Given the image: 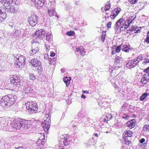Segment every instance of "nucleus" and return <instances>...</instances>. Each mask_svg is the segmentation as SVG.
<instances>
[{"label":"nucleus","mask_w":149,"mask_h":149,"mask_svg":"<svg viewBox=\"0 0 149 149\" xmlns=\"http://www.w3.org/2000/svg\"><path fill=\"white\" fill-rule=\"evenodd\" d=\"M17 97L13 94H8L4 96L1 99V105L8 108L13 105L15 102Z\"/></svg>","instance_id":"1"},{"label":"nucleus","mask_w":149,"mask_h":149,"mask_svg":"<svg viewBox=\"0 0 149 149\" xmlns=\"http://www.w3.org/2000/svg\"><path fill=\"white\" fill-rule=\"evenodd\" d=\"M0 2L3 3V5L6 8V12L16 13L18 9V5L15 3H12V0H0Z\"/></svg>","instance_id":"2"},{"label":"nucleus","mask_w":149,"mask_h":149,"mask_svg":"<svg viewBox=\"0 0 149 149\" xmlns=\"http://www.w3.org/2000/svg\"><path fill=\"white\" fill-rule=\"evenodd\" d=\"M28 121L19 118L14 120L11 125L12 127L16 129H19L21 127L28 128Z\"/></svg>","instance_id":"3"},{"label":"nucleus","mask_w":149,"mask_h":149,"mask_svg":"<svg viewBox=\"0 0 149 149\" xmlns=\"http://www.w3.org/2000/svg\"><path fill=\"white\" fill-rule=\"evenodd\" d=\"M10 78L11 83L13 84L14 89L18 91H21L23 86L20 84V81L19 77L17 75H12Z\"/></svg>","instance_id":"4"},{"label":"nucleus","mask_w":149,"mask_h":149,"mask_svg":"<svg viewBox=\"0 0 149 149\" xmlns=\"http://www.w3.org/2000/svg\"><path fill=\"white\" fill-rule=\"evenodd\" d=\"M31 63L33 67L35 68V69L38 70V73L41 74L43 71V68L42 63L40 61L36 58L32 59L31 61Z\"/></svg>","instance_id":"5"},{"label":"nucleus","mask_w":149,"mask_h":149,"mask_svg":"<svg viewBox=\"0 0 149 149\" xmlns=\"http://www.w3.org/2000/svg\"><path fill=\"white\" fill-rule=\"evenodd\" d=\"M25 105L28 111L30 113H35L38 110L37 104L33 102H28L25 103Z\"/></svg>","instance_id":"6"},{"label":"nucleus","mask_w":149,"mask_h":149,"mask_svg":"<svg viewBox=\"0 0 149 149\" xmlns=\"http://www.w3.org/2000/svg\"><path fill=\"white\" fill-rule=\"evenodd\" d=\"M16 60L15 63L16 67L17 68H22L24 66L25 64V58L21 56L18 58L16 57Z\"/></svg>","instance_id":"7"},{"label":"nucleus","mask_w":149,"mask_h":149,"mask_svg":"<svg viewBox=\"0 0 149 149\" xmlns=\"http://www.w3.org/2000/svg\"><path fill=\"white\" fill-rule=\"evenodd\" d=\"M29 24L32 26H34L38 23V16L36 15H32L28 19Z\"/></svg>","instance_id":"8"},{"label":"nucleus","mask_w":149,"mask_h":149,"mask_svg":"<svg viewBox=\"0 0 149 149\" xmlns=\"http://www.w3.org/2000/svg\"><path fill=\"white\" fill-rule=\"evenodd\" d=\"M50 123L51 120L47 118L46 120H44L42 122V127L46 132H47L48 131Z\"/></svg>","instance_id":"9"},{"label":"nucleus","mask_w":149,"mask_h":149,"mask_svg":"<svg viewBox=\"0 0 149 149\" xmlns=\"http://www.w3.org/2000/svg\"><path fill=\"white\" fill-rule=\"evenodd\" d=\"M45 33L44 31L41 30H38L36 31L34 34V36H35L36 38H39L40 40H42L44 37Z\"/></svg>","instance_id":"10"},{"label":"nucleus","mask_w":149,"mask_h":149,"mask_svg":"<svg viewBox=\"0 0 149 149\" xmlns=\"http://www.w3.org/2000/svg\"><path fill=\"white\" fill-rule=\"evenodd\" d=\"M138 64L137 62L135 59L133 61L131 60L129 61L126 64V66L127 68L131 69L136 66Z\"/></svg>","instance_id":"11"},{"label":"nucleus","mask_w":149,"mask_h":149,"mask_svg":"<svg viewBox=\"0 0 149 149\" xmlns=\"http://www.w3.org/2000/svg\"><path fill=\"white\" fill-rule=\"evenodd\" d=\"M32 2H34L36 6L38 9L40 8L44 5V0H31Z\"/></svg>","instance_id":"12"},{"label":"nucleus","mask_w":149,"mask_h":149,"mask_svg":"<svg viewBox=\"0 0 149 149\" xmlns=\"http://www.w3.org/2000/svg\"><path fill=\"white\" fill-rule=\"evenodd\" d=\"M123 16L121 18H120L118 20L116 23V24L115 25L114 27L115 29L118 30L120 27H121V24L125 20V19H123Z\"/></svg>","instance_id":"13"},{"label":"nucleus","mask_w":149,"mask_h":149,"mask_svg":"<svg viewBox=\"0 0 149 149\" xmlns=\"http://www.w3.org/2000/svg\"><path fill=\"white\" fill-rule=\"evenodd\" d=\"M51 4L54 5V6L52 7H51L50 9H48V13L49 16L52 17L54 15V14H55V10L53 8L54 7L55 3L54 2H51Z\"/></svg>","instance_id":"14"},{"label":"nucleus","mask_w":149,"mask_h":149,"mask_svg":"<svg viewBox=\"0 0 149 149\" xmlns=\"http://www.w3.org/2000/svg\"><path fill=\"white\" fill-rule=\"evenodd\" d=\"M136 120L135 119L130 120L126 123V126L129 128L132 129L135 127Z\"/></svg>","instance_id":"15"},{"label":"nucleus","mask_w":149,"mask_h":149,"mask_svg":"<svg viewBox=\"0 0 149 149\" xmlns=\"http://www.w3.org/2000/svg\"><path fill=\"white\" fill-rule=\"evenodd\" d=\"M120 12V11L118 10V8H116L114 9L112 11L111 14L112 15H111L110 16V17L112 19H114L115 17Z\"/></svg>","instance_id":"16"},{"label":"nucleus","mask_w":149,"mask_h":149,"mask_svg":"<svg viewBox=\"0 0 149 149\" xmlns=\"http://www.w3.org/2000/svg\"><path fill=\"white\" fill-rule=\"evenodd\" d=\"M6 14L5 12L2 11L0 8V23L3 21L6 17Z\"/></svg>","instance_id":"17"},{"label":"nucleus","mask_w":149,"mask_h":149,"mask_svg":"<svg viewBox=\"0 0 149 149\" xmlns=\"http://www.w3.org/2000/svg\"><path fill=\"white\" fill-rule=\"evenodd\" d=\"M63 144L65 146H67L70 143L71 140L67 137H65L62 139Z\"/></svg>","instance_id":"18"},{"label":"nucleus","mask_w":149,"mask_h":149,"mask_svg":"<svg viewBox=\"0 0 149 149\" xmlns=\"http://www.w3.org/2000/svg\"><path fill=\"white\" fill-rule=\"evenodd\" d=\"M133 134L132 132L130 131H125L123 133V137L126 138L131 137L132 136Z\"/></svg>","instance_id":"19"},{"label":"nucleus","mask_w":149,"mask_h":149,"mask_svg":"<svg viewBox=\"0 0 149 149\" xmlns=\"http://www.w3.org/2000/svg\"><path fill=\"white\" fill-rule=\"evenodd\" d=\"M136 17V16L135 15H134L133 16H131L129 17L128 19L126 20L125 22L127 23L128 24H130L132 23V21L135 19Z\"/></svg>","instance_id":"20"},{"label":"nucleus","mask_w":149,"mask_h":149,"mask_svg":"<svg viewBox=\"0 0 149 149\" xmlns=\"http://www.w3.org/2000/svg\"><path fill=\"white\" fill-rule=\"evenodd\" d=\"M70 80V77L68 78L67 77H63V81L66 84V86H68V84H69Z\"/></svg>","instance_id":"21"},{"label":"nucleus","mask_w":149,"mask_h":149,"mask_svg":"<svg viewBox=\"0 0 149 149\" xmlns=\"http://www.w3.org/2000/svg\"><path fill=\"white\" fill-rule=\"evenodd\" d=\"M82 49V47L81 46L77 48L76 51V54L78 56L81 55L82 52H81V49Z\"/></svg>","instance_id":"22"},{"label":"nucleus","mask_w":149,"mask_h":149,"mask_svg":"<svg viewBox=\"0 0 149 149\" xmlns=\"http://www.w3.org/2000/svg\"><path fill=\"white\" fill-rule=\"evenodd\" d=\"M32 89L29 86H26L25 87L24 91L26 93H29L31 92Z\"/></svg>","instance_id":"23"},{"label":"nucleus","mask_w":149,"mask_h":149,"mask_svg":"<svg viewBox=\"0 0 149 149\" xmlns=\"http://www.w3.org/2000/svg\"><path fill=\"white\" fill-rule=\"evenodd\" d=\"M149 95V93H143L140 97V100L141 101H143L144 100L148 95Z\"/></svg>","instance_id":"24"},{"label":"nucleus","mask_w":149,"mask_h":149,"mask_svg":"<svg viewBox=\"0 0 149 149\" xmlns=\"http://www.w3.org/2000/svg\"><path fill=\"white\" fill-rule=\"evenodd\" d=\"M44 144V141H42L41 139H38V141L36 142V145L40 146V147H42Z\"/></svg>","instance_id":"25"},{"label":"nucleus","mask_w":149,"mask_h":149,"mask_svg":"<svg viewBox=\"0 0 149 149\" xmlns=\"http://www.w3.org/2000/svg\"><path fill=\"white\" fill-rule=\"evenodd\" d=\"M93 142L91 140H88L87 142L84 143L85 145L87 148H89L92 145Z\"/></svg>","instance_id":"26"},{"label":"nucleus","mask_w":149,"mask_h":149,"mask_svg":"<svg viewBox=\"0 0 149 149\" xmlns=\"http://www.w3.org/2000/svg\"><path fill=\"white\" fill-rule=\"evenodd\" d=\"M13 32V35H15L16 36H20L21 32L20 29H15V30H14V31Z\"/></svg>","instance_id":"27"},{"label":"nucleus","mask_w":149,"mask_h":149,"mask_svg":"<svg viewBox=\"0 0 149 149\" xmlns=\"http://www.w3.org/2000/svg\"><path fill=\"white\" fill-rule=\"evenodd\" d=\"M123 48H122V50L125 51L126 52H128L129 50L130 49V48L129 47V46L128 47L127 45H124L123 46Z\"/></svg>","instance_id":"28"},{"label":"nucleus","mask_w":149,"mask_h":149,"mask_svg":"<svg viewBox=\"0 0 149 149\" xmlns=\"http://www.w3.org/2000/svg\"><path fill=\"white\" fill-rule=\"evenodd\" d=\"M143 130L144 132H149V125H146L143 127Z\"/></svg>","instance_id":"29"},{"label":"nucleus","mask_w":149,"mask_h":149,"mask_svg":"<svg viewBox=\"0 0 149 149\" xmlns=\"http://www.w3.org/2000/svg\"><path fill=\"white\" fill-rule=\"evenodd\" d=\"M122 61V59L120 57H116L115 59V62L117 63H120Z\"/></svg>","instance_id":"30"},{"label":"nucleus","mask_w":149,"mask_h":149,"mask_svg":"<svg viewBox=\"0 0 149 149\" xmlns=\"http://www.w3.org/2000/svg\"><path fill=\"white\" fill-rule=\"evenodd\" d=\"M39 49L37 47L36 48H34V49H33L32 51L31 52H30V53L32 55H34L35 54H36L37 52H38Z\"/></svg>","instance_id":"31"},{"label":"nucleus","mask_w":149,"mask_h":149,"mask_svg":"<svg viewBox=\"0 0 149 149\" xmlns=\"http://www.w3.org/2000/svg\"><path fill=\"white\" fill-rule=\"evenodd\" d=\"M74 32L73 31H68L66 33V35L69 36H73L74 35Z\"/></svg>","instance_id":"32"},{"label":"nucleus","mask_w":149,"mask_h":149,"mask_svg":"<svg viewBox=\"0 0 149 149\" xmlns=\"http://www.w3.org/2000/svg\"><path fill=\"white\" fill-rule=\"evenodd\" d=\"M130 24H128L127 23L125 22V23H123L122 25L123 26L121 27V28H123V26H124V28L125 29H126L130 25Z\"/></svg>","instance_id":"33"},{"label":"nucleus","mask_w":149,"mask_h":149,"mask_svg":"<svg viewBox=\"0 0 149 149\" xmlns=\"http://www.w3.org/2000/svg\"><path fill=\"white\" fill-rule=\"evenodd\" d=\"M51 39V35L49 33H47L46 35V39L47 41H48V42H49L50 39Z\"/></svg>","instance_id":"34"},{"label":"nucleus","mask_w":149,"mask_h":149,"mask_svg":"<svg viewBox=\"0 0 149 149\" xmlns=\"http://www.w3.org/2000/svg\"><path fill=\"white\" fill-rule=\"evenodd\" d=\"M111 6V5L110 3L106 5L104 7V10L105 11H107L109 10Z\"/></svg>","instance_id":"35"},{"label":"nucleus","mask_w":149,"mask_h":149,"mask_svg":"<svg viewBox=\"0 0 149 149\" xmlns=\"http://www.w3.org/2000/svg\"><path fill=\"white\" fill-rule=\"evenodd\" d=\"M134 59L139 63L140 60H142L143 59V57L142 56H138L136 59Z\"/></svg>","instance_id":"36"},{"label":"nucleus","mask_w":149,"mask_h":149,"mask_svg":"<svg viewBox=\"0 0 149 149\" xmlns=\"http://www.w3.org/2000/svg\"><path fill=\"white\" fill-rule=\"evenodd\" d=\"M88 121V118L87 117L85 116L83 117L82 123H84V124H86L87 123Z\"/></svg>","instance_id":"37"},{"label":"nucleus","mask_w":149,"mask_h":149,"mask_svg":"<svg viewBox=\"0 0 149 149\" xmlns=\"http://www.w3.org/2000/svg\"><path fill=\"white\" fill-rule=\"evenodd\" d=\"M30 78L32 80H34L36 79V76L34 75L33 74L31 73L29 74Z\"/></svg>","instance_id":"38"},{"label":"nucleus","mask_w":149,"mask_h":149,"mask_svg":"<svg viewBox=\"0 0 149 149\" xmlns=\"http://www.w3.org/2000/svg\"><path fill=\"white\" fill-rule=\"evenodd\" d=\"M141 82L143 84H145L147 83V81L146 80V79H145L144 77H143L142 78L141 80Z\"/></svg>","instance_id":"39"},{"label":"nucleus","mask_w":149,"mask_h":149,"mask_svg":"<svg viewBox=\"0 0 149 149\" xmlns=\"http://www.w3.org/2000/svg\"><path fill=\"white\" fill-rule=\"evenodd\" d=\"M121 45H120L117 46L116 47V50H115L116 52L118 53V52H120V51L121 49Z\"/></svg>","instance_id":"40"},{"label":"nucleus","mask_w":149,"mask_h":149,"mask_svg":"<svg viewBox=\"0 0 149 149\" xmlns=\"http://www.w3.org/2000/svg\"><path fill=\"white\" fill-rule=\"evenodd\" d=\"M102 35L101 36V40L103 41V42H104L105 38V34H106L105 33L104 35V34L103 33H102Z\"/></svg>","instance_id":"41"},{"label":"nucleus","mask_w":149,"mask_h":149,"mask_svg":"<svg viewBox=\"0 0 149 149\" xmlns=\"http://www.w3.org/2000/svg\"><path fill=\"white\" fill-rule=\"evenodd\" d=\"M0 123L1 124H3L5 123V120L4 118H0Z\"/></svg>","instance_id":"42"},{"label":"nucleus","mask_w":149,"mask_h":149,"mask_svg":"<svg viewBox=\"0 0 149 149\" xmlns=\"http://www.w3.org/2000/svg\"><path fill=\"white\" fill-rule=\"evenodd\" d=\"M45 47H46V51H49L50 49V47L49 45L47 44H45Z\"/></svg>","instance_id":"43"},{"label":"nucleus","mask_w":149,"mask_h":149,"mask_svg":"<svg viewBox=\"0 0 149 149\" xmlns=\"http://www.w3.org/2000/svg\"><path fill=\"white\" fill-rule=\"evenodd\" d=\"M125 143L127 145H129L131 143V141L127 138L125 139Z\"/></svg>","instance_id":"44"},{"label":"nucleus","mask_w":149,"mask_h":149,"mask_svg":"<svg viewBox=\"0 0 149 149\" xmlns=\"http://www.w3.org/2000/svg\"><path fill=\"white\" fill-rule=\"evenodd\" d=\"M132 4H134L137 2V0H128Z\"/></svg>","instance_id":"45"},{"label":"nucleus","mask_w":149,"mask_h":149,"mask_svg":"<svg viewBox=\"0 0 149 149\" xmlns=\"http://www.w3.org/2000/svg\"><path fill=\"white\" fill-rule=\"evenodd\" d=\"M144 72L148 73V75L149 76V67L144 70Z\"/></svg>","instance_id":"46"},{"label":"nucleus","mask_w":149,"mask_h":149,"mask_svg":"<svg viewBox=\"0 0 149 149\" xmlns=\"http://www.w3.org/2000/svg\"><path fill=\"white\" fill-rule=\"evenodd\" d=\"M112 24V22L110 21L107 24V26L108 28H110Z\"/></svg>","instance_id":"47"},{"label":"nucleus","mask_w":149,"mask_h":149,"mask_svg":"<svg viewBox=\"0 0 149 149\" xmlns=\"http://www.w3.org/2000/svg\"><path fill=\"white\" fill-rule=\"evenodd\" d=\"M122 118L126 120H128L129 118V116L128 115H125V116H122Z\"/></svg>","instance_id":"48"},{"label":"nucleus","mask_w":149,"mask_h":149,"mask_svg":"<svg viewBox=\"0 0 149 149\" xmlns=\"http://www.w3.org/2000/svg\"><path fill=\"white\" fill-rule=\"evenodd\" d=\"M145 41L147 43H149V36L147 37Z\"/></svg>","instance_id":"49"},{"label":"nucleus","mask_w":149,"mask_h":149,"mask_svg":"<svg viewBox=\"0 0 149 149\" xmlns=\"http://www.w3.org/2000/svg\"><path fill=\"white\" fill-rule=\"evenodd\" d=\"M145 141V140L144 139L142 138L139 141V142L140 143H143V142H144Z\"/></svg>","instance_id":"50"},{"label":"nucleus","mask_w":149,"mask_h":149,"mask_svg":"<svg viewBox=\"0 0 149 149\" xmlns=\"http://www.w3.org/2000/svg\"><path fill=\"white\" fill-rule=\"evenodd\" d=\"M55 55V54L53 52H51L50 56L52 57H54Z\"/></svg>","instance_id":"51"},{"label":"nucleus","mask_w":149,"mask_h":149,"mask_svg":"<svg viewBox=\"0 0 149 149\" xmlns=\"http://www.w3.org/2000/svg\"><path fill=\"white\" fill-rule=\"evenodd\" d=\"M5 69L3 68L1 65H0V71H4Z\"/></svg>","instance_id":"52"},{"label":"nucleus","mask_w":149,"mask_h":149,"mask_svg":"<svg viewBox=\"0 0 149 149\" xmlns=\"http://www.w3.org/2000/svg\"><path fill=\"white\" fill-rule=\"evenodd\" d=\"M61 71L62 73H63L65 71V69L63 68L61 69Z\"/></svg>","instance_id":"53"},{"label":"nucleus","mask_w":149,"mask_h":149,"mask_svg":"<svg viewBox=\"0 0 149 149\" xmlns=\"http://www.w3.org/2000/svg\"><path fill=\"white\" fill-rule=\"evenodd\" d=\"M82 92L84 93H86V94L88 93H89L88 91H86V90H85V91L83 90L82 91Z\"/></svg>","instance_id":"54"},{"label":"nucleus","mask_w":149,"mask_h":149,"mask_svg":"<svg viewBox=\"0 0 149 149\" xmlns=\"http://www.w3.org/2000/svg\"><path fill=\"white\" fill-rule=\"evenodd\" d=\"M149 63V60L148 61H145L142 64L145 65Z\"/></svg>","instance_id":"55"},{"label":"nucleus","mask_w":149,"mask_h":149,"mask_svg":"<svg viewBox=\"0 0 149 149\" xmlns=\"http://www.w3.org/2000/svg\"><path fill=\"white\" fill-rule=\"evenodd\" d=\"M85 49H84V48H83V47H82V49L81 50V52H84L85 53L84 54H86L85 53L86 52H85Z\"/></svg>","instance_id":"56"},{"label":"nucleus","mask_w":149,"mask_h":149,"mask_svg":"<svg viewBox=\"0 0 149 149\" xmlns=\"http://www.w3.org/2000/svg\"><path fill=\"white\" fill-rule=\"evenodd\" d=\"M113 86L115 88H117V87H118V86L117 85H116V84H115V83H113Z\"/></svg>","instance_id":"57"},{"label":"nucleus","mask_w":149,"mask_h":149,"mask_svg":"<svg viewBox=\"0 0 149 149\" xmlns=\"http://www.w3.org/2000/svg\"><path fill=\"white\" fill-rule=\"evenodd\" d=\"M81 97L85 99L86 98V97L84 94H83L81 95Z\"/></svg>","instance_id":"58"},{"label":"nucleus","mask_w":149,"mask_h":149,"mask_svg":"<svg viewBox=\"0 0 149 149\" xmlns=\"http://www.w3.org/2000/svg\"><path fill=\"white\" fill-rule=\"evenodd\" d=\"M93 136H96V137H98V135L97 134V133L94 134L93 135Z\"/></svg>","instance_id":"59"},{"label":"nucleus","mask_w":149,"mask_h":149,"mask_svg":"<svg viewBox=\"0 0 149 149\" xmlns=\"http://www.w3.org/2000/svg\"><path fill=\"white\" fill-rule=\"evenodd\" d=\"M145 60H146V61H148V60H149V59L147 57V58H146Z\"/></svg>","instance_id":"60"},{"label":"nucleus","mask_w":149,"mask_h":149,"mask_svg":"<svg viewBox=\"0 0 149 149\" xmlns=\"http://www.w3.org/2000/svg\"><path fill=\"white\" fill-rule=\"evenodd\" d=\"M137 29V27H136L135 28H134V27H133V28H132V29H133V30L134 31H135V30H136V29Z\"/></svg>","instance_id":"61"},{"label":"nucleus","mask_w":149,"mask_h":149,"mask_svg":"<svg viewBox=\"0 0 149 149\" xmlns=\"http://www.w3.org/2000/svg\"><path fill=\"white\" fill-rule=\"evenodd\" d=\"M136 33L139 32H140V31L139 30H138V29L137 30H136ZM135 32L136 33V32Z\"/></svg>","instance_id":"62"},{"label":"nucleus","mask_w":149,"mask_h":149,"mask_svg":"<svg viewBox=\"0 0 149 149\" xmlns=\"http://www.w3.org/2000/svg\"><path fill=\"white\" fill-rule=\"evenodd\" d=\"M112 54H114L115 53V51H112Z\"/></svg>","instance_id":"63"},{"label":"nucleus","mask_w":149,"mask_h":149,"mask_svg":"<svg viewBox=\"0 0 149 149\" xmlns=\"http://www.w3.org/2000/svg\"><path fill=\"white\" fill-rule=\"evenodd\" d=\"M109 17V16H105V19H106V18H108Z\"/></svg>","instance_id":"64"}]
</instances>
